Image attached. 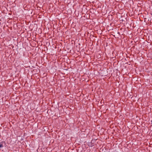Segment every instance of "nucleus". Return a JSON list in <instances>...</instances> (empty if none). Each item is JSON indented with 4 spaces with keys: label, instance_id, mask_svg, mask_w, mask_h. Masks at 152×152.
Returning <instances> with one entry per match:
<instances>
[{
    "label": "nucleus",
    "instance_id": "2",
    "mask_svg": "<svg viewBox=\"0 0 152 152\" xmlns=\"http://www.w3.org/2000/svg\"><path fill=\"white\" fill-rule=\"evenodd\" d=\"M95 141L94 140H92L91 141V143H92V144H91V147H92V146H94V145H93L92 144V143H94V142Z\"/></svg>",
    "mask_w": 152,
    "mask_h": 152
},
{
    "label": "nucleus",
    "instance_id": "1",
    "mask_svg": "<svg viewBox=\"0 0 152 152\" xmlns=\"http://www.w3.org/2000/svg\"><path fill=\"white\" fill-rule=\"evenodd\" d=\"M2 143H3L2 142H0V148H2L3 147Z\"/></svg>",
    "mask_w": 152,
    "mask_h": 152
}]
</instances>
